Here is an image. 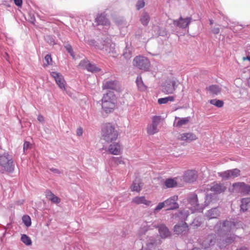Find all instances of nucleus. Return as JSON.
Segmentation results:
<instances>
[{
	"label": "nucleus",
	"mask_w": 250,
	"mask_h": 250,
	"mask_svg": "<svg viewBox=\"0 0 250 250\" xmlns=\"http://www.w3.org/2000/svg\"><path fill=\"white\" fill-rule=\"evenodd\" d=\"M121 150V146L119 143H113L110 144L108 148V151L113 155H119Z\"/></svg>",
	"instance_id": "obj_20"
},
{
	"label": "nucleus",
	"mask_w": 250,
	"mask_h": 250,
	"mask_svg": "<svg viewBox=\"0 0 250 250\" xmlns=\"http://www.w3.org/2000/svg\"><path fill=\"white\" fill-rule=\"evenodd\" d=\"M123 56L126 59H128L131 58V53L129 51L127 52V49L124 52Z\"/></svg>",
	"instance_id": "obj_54"
},
{
	"label": "nucleus",
	"mask_w": 250,
	"mask_h": 250,
	"mask_svg": "<svg viewBox=\"0 0 250 250\" xmlns=\"http://www.w3.org/2000/svg\"><path fill=\"white\" fill-rule=\"evenodd\" d=\"M175 97L173 96H170L165 98H159L158 100V103L159 104H166L168 102H173Z\"/></svg>",
	"instance_id": "obj_34"
},
{
	"label": "nucleus",
	"mask_w": 250,
	"mask_h": 250,
	"mask_svg": "<svg viewBox=\"0 0 250 250\" xmlns=\"http://www.w3.org/2000/svg\"><path fill=\"white\" fill-rule=\"evenodd\" d=\"M110 162L111 164H115L117 165L124 164L122 157H112L110 159Z\"/></svg>",
	"instance_id": "obj_40"
},
{
	"label": "nucleus",
	"mask_w": 250,
	"mask_h": 250,
	"mask_svg": "<svg viewBox=\"0 0 250 250\" xmlns=\"http://www.w3.org/2000/svg\"><path fill=\"white\" fill-rule=\"evenodd\" d=\"M189 121V119L187 118H180L176 123L177 126H181L183 125L187 124Z\"/></svg>",
	"instance_id": "obj_44"
},
{
	"label": "nucleus",
	"mask_w": 250,
	"mask_h": 250,
	"mask_svg": "<svg viewBox=\"0 0 250 250\" xmlns=\"http://www.w3.org/2000/svg\"><path fill=\"white\" fill-rule=\"evenodd\" d=\"M188 215V211L185 210H180L175 214V217L178 218L181 221L186 220Z\"/></svg>",
	"instance_id": "obj_26"
},
{
	"label": "nucleus",
	"mask_w": 250,
	"mask_h": 250,
	"mask_svg": "<svg viewBox=\"0 0 250 250\" xmlns=\"http://www.w3.org/2000/svg\"><path fill=\"white\" fill-rule=\"evenodd\" d=\"M97 49L101 50L105 54L113 53L115 50V43L112 42L110 37L108 35L106 38H102L100 45H96Z\"/></svg>",
	"instance_id": "obj_4"
},
{
	"label": "nucleus",
	"mask_w": 250,
	"mask_h": 250,
	"mask_svg": "<svg viewBox=\"0 0 250 250\" xmlns=\"http://www.w3.org/2000/svg\"><path fill=\"white\" fill-rule=\"evenodd\" d=\"M102 135L106 142H110L116 140L118 137V133L111 124L106 123L103 125Z\"/></svg>",
	"instance_id": "obj_3"
},
{
	"label": "nucleus",
	"mask_w": 250,
	"mask_h": 250,
	"mask_svg": "<svg viewBox=\"0 0 250 250\" xmlns=\"http://www.w3.org/2000/svg\"><path fill=\"white\" fill-rule=\"evenodd\" d=\"M132 202L136 204H144L146 206H150L151 202L146 200L144 196H137L132 199Z\"/></svg>",
	"instance_id": "obj_23"
},
{
	"label": "nucleus",
	"mask_w": 250,
	"mask_h": 250,
	"mask_svg": "<svg viewBox=\"0 0 250 250\" xmlns=\"http://www.w3.org/2000/svg\"><path fill=\"white\" fill-rule=\"evenodd\" d=\"M209 23L210 25H211L213 23V21L212 20H209Z\"/></svg>",
	"instance_id": "obj_62"
},
{
	"label": "nucleus",
	"mask_w": 250,
	"mask_h": 250,
	"mask_svg": "<svg viewBox=\"0 0 250 250\" xmlns=\"http://www.w3.org/2000/svg\"><path fill=\"white\" fill-rule=\"evenodd\" d=\"M118 87V82L115 80H104L103 83L104 89L111 90H116Z\"/></svg>",
	"instance_id": "obj_17"
},
{
	"label": "nucleus",
	"mask_w": 250,
	"mask_h": 250,
	"mask_svg": "<svg viewBox=\"0 0 250 250\" xmlns=\"http://www.w3.org/2000/svg\"><path fill=\"white\" fill-rule=\"evenodd\" d=\"M156 227V225H148L147 223H145L139 229V233L140 235H143L149 229H151L153 228Z\"/></svg>",
	"instance_id": "obj_33"
},
{
	"label": "nucleus",
	"mask_w": 250,
	"mask_h": 250,
	"mask_svg": "<svg viewBox=\"0 0 250 250\" xmlns=\"http://www.w3.org/2000/svg\"><path fill=\"white\" fill-rule=\"evenodd\" d=\"M201 223L202 222L201 219L199 218H196L192 221V223L190 224V225L194 227L197 228L200 226Z\"/></svg>",
	"instance_id": "obj_47"
},
{
	"label": "nucleus",
	"mask_w": 250,
	"mask_h": 250,
	"mask_svg": "<svg viewBox=\"0 0 250 250\" xmlns=\"http://www.w3.org/2000/svg\"><path fill=\"white\" fill-rule=\"evenodd\" d=\"M115 104L113 102H104L102 101V108L106 113L111 112L115 107Z\"/></svg>",
	"instance_id": "obj_22"
},
{
	"label": "nucleus",
	"mask_w": 250,
	"mask_h": 250,
	"mask_svg": "<svg viewBox=\"0 0 250 250\" xmlns=\"http://www.w3.org/2000/svg\"><path fill=\"white\" fill-rule=\"evenodd\" d=\"M22 220L26 227H29L31 225V220L29 216L27 215H23L22 217Z\"/></svg>",
	"instance_id": "obj_41"
},
{
	"label": "nucleus",
	"mask_w": 250,
	"mask_h": 250,
	"mask_svg": "<svg viewBox=\"0 0 250 250\" xmlns=\"http://www.w3.org/2000/svg\"><path fill=\"white\" fill-rule=\"evenodd\" d=\"M164 185L166 188H173L177 186V182L173 178H168L165 180Z\"/></svg>",
	"instance_id": "obj_29"
},
{
	"label": "nucleus",
	"mask_w": 250,
	"mask_h": 250,
	"mask_svg": "<svg viewBox=\"0 0 250 250\" xmlns=\"http://www.w3.org/2000/svg\"><path fill=\"white\" fill-rule=\"evenodd\" d=\"M210 190L214 193V194H220L226 190V187L223 183H214L210 187Z\"/></svg>",
	"instance_id": "obj_16"
},
{
	"label": "nucleus",
	"mask_w": 250,
	"mask_h": 250,
	"mask_svg": "<svg viewBox=\"0 0 250 250\" xmlns=\"http://www.w3.org/2000/svg\"><path fill=\"white\" fill-rule=\"evenodd\" d=\"M220 32V29L218 27H214L212 29V32L214 34H217Z\"/></svg>",
	"instance_id": "obj_59"
},
{
	"label": "nucleus",
	"mask_w": 250,
	"mask_h": 250,
	"mask_svg": "<svg viewBox=\"0 0 250 250\" xmlns=\"http://www.w3.org/2000/svg\"><path fill=\"white\" fill-rule=\"evenodd\" d=\"M162 120L161 116H154L152 118V123L158 126Z\"/></svg>",
	"instance_id": "obj_46"
},
{
	"label": "nucleus",
	"mask_w": 250,
	"mask_h": 250,
	"mask_svg": "<svg viewBox=\"0 0 250 250\" xmlns=\"http://www.w3.org/2000/svg\"><path fill=\"white\" fill-rule=\"evenodd\" d=\"M50 75L55 79L59 88L67 93L66 89V83L63 76L60 73L57 72H52Z\"/></svg>",
	"instance_id": "obj_7"
},
{
	"label": "nucleus",
	"mask_w": 250,
	"mask_h": 250,
	"mask_svg": "<svg viewBox=\"0 0 250 250\" xmlns=\"http://www.w3.org/2000/svg\"><path fill=\"white\" fill-rule=\"evenodd\" d=\"M14 168L15 166L11 156L7 153L0 155V171L1 173L13 172Z\"/></svg>",
	"instance_id": "obj_2"
},
{
	"label": "nucleus",
	"mask_w": 250,
	"mask_h": 250,
	"mask_svg": "<svg viewBox=\"0 0 250 250\" xmlns=\"http://www.w3.org/2000/svg\"><path fill=\"white\" fill-rule=\"evenodd\" d=\"M191 20L192 18L191 17H187L184 19L181 16L179 20L173 21V24L179 28H186L188 27Z\"/></svg>",
	"instance_id": "obj_13"
},
{
	"label": "nucleus",
	"mask_w": 250,
	"mask_h": 250,
	"mask_svg": "<svg viewBox=\"0 0 250 250\" xmlns=\"http://www.w3.org/2000/svg\"><path fill=\"white\" fill-rule=\"evenodd\" d=\"M241 210L246 211L250 209V198H244L241 200Z\"/></svg>",
	"instance_id": "obj_25"
},
{
	"label": "nucleus",
	"mask_w": 250,
	"mask_h": 250,
	"mask_svg": "<svg viewBox=\"0 0 250 250\" xmlns=\"http://www.w3.org/2000/svg\"><path fill=\"white\" fill-rule=\"evenodd\" d=\"M21 241L26 246H30L32 244L31 238L26 234H21Z\"/></svg>",
	"instance_id": "obj_39"
},
{
	"label": "nucleus",
	"mask_w": 250,
	"mask_h": 250,
	"mask_svg": "<svg viewBox=\"0 0 250 250\" xmlns=\"http://www.w3.org/2000/svg\"><path fill=\"white\" fill-rule=\"evenodd\" d=\"M49 170L55 174H60L62 173L59 169L53 167L49 168Z\"/></svg>",
	"instance_id": "obj_55"
},
{
	"label": "nucleus",
	"mask_w": 250,
	"mask_h": 250,
	"mask_svg": "<svg viewBox=\"0 0 250 250\" xmlns=\"http://www.w3.org/2000/svg\"><path fill=\"white\" fill-rule=\"evenodd\" d=\"M178 138L182 141L190 142L197 139L196 135L193 133H184L180 135Z\"/></svg>",
	"instance_id": "obj_19"
},
{
	"label": "nucleus",
	"mask_w": 250,
	"mask_h": 250,
	"mask_svg": "<svg viewBox=\"0 0 250 250\" xmlns=\"http://www.w3.org/2000/svg\"><path fill=\"white\" fill-rule=\"evenodd\" d=\"M136 83L140 91H143L146 89V86L144 83L141 76H138L136 80Z\"/></svg>",
	"instance_id": "obj_31"
},
{
	"label": "nucleus",
	"mask_w": 250,
	"mask_h": 250,
	"mask_svg": "<svg viewBox=\"0 0 250 250\" xmlns=\"http://www.w3.org/2000/svg\"><path fill=\"white\" fill-rule=\"evenodd\" d=\"M46 197L50 200L52 202L58 204L60 202V199L55 195L51 191L48 190L46 192Z\"/></svg>",
	"instance_id": "obj_27"
},
{
	"label": "nucleus",
	"mask_w": 250,
	"mask_h": 250,
	"mask_svg": "<svg viewBox=\"0 0 250 250\" xmlns=\"http://www.w3.org/2000/svg\"><path fill=\"white\" fill-rule=\"evenodd\" d=\"M188 201L193 208L195 210H197L199 212L202 211L205 208V207H200L198 204L197 195L195 193L190 194L188 197Z\"/></svg>",
	"instance_id": "obj_10"
},
{
	"label": "nucleus",
	"mask_w": 250,
	"mask_h": 250,
	"mask_svg": "<svg viewBox=\"0 0 250 250\" xmlns=\"http://www.w3.org/2000/svg\"><path fill=\"white\" fill-rule=\"evenodd\" d=\"M87 43L90 46H95L97 49V46L96 45H100V43L97 42L94 40H89L87 41Z\"/></svg>",
	"instance_id": "obj_53"
},
{
	"label": "nucleus",
	"mask_w": 250,
	"mask_h": 250,
	"mask_svg": "<svg viewBox=\"0 0 250 250\" xmlns=\"http://www.w3.org/2000/svg\"><path fill=\"white\" fill-rule=\"evenodd\" d=\"M65 48L68 53H69L70 55L73 57V58H74L75 55L74 54V52L70 44H67L65 46Z\"/></svg>",
	"instance_id": "obj_48"
},
{
	"label": "nucleus",
	"mask_w": 250,
	"mask_h": 250,
	"mask_svg": "<svg viewBox=\"0 0 250 250\" xmlns=\"http://www.w3.org/2000/svg\"><path fill=\"white\" fill-rule=\"evenodd\" d=\"M38 120L40 122L42 123L43 122V121H44V117L42 115H39L38 116Z\"/></svg>",
	"instance_id": "obj_61"
},
{
	"label": "nucleus",
	"mask_w": 250,
	"mask_h": 250,
	"mask_svg": "<svg viewBox=\"0 0 250 250\" xmlns=\"http://www.w3.org/2000/svg\"><path fill=\"white\" fill-rule=\"evenodd\" d=\"M209 103L213 105H215L218 107H221L223 106L224 102L222 100L212 99L209 101Z\"/></svg>",
	"instance_id": "obj_42"
},
{
	"label": "nucleus",
	"mask_w": 250,
	"mask_h": 250,
	"mask_svg": "<svg viewBox=\"0 0 250 250\" xmlns=\"http://www.w3.org/2000/svg\"><path fill=\"white\" fill-rule=\"evenodd\" d=\"M140 20L144 26H147L150 21V17L148 14L146 12H143L141 16Z\"/></svg>",
	"instance_id": "obj_28"
},
{
	"label": "nucleus",
	"mask_w": 250,
	"mask_h": 250,
	"mask_svg": "<svg viewBox=\"0 0 250 250\" xmlns=\"http://www.w3.org/2000/svg\"><path fill=\"white\" fill-rule=\"evenodd\" d=\"M145 6V1L144 0H138L137 1L136 4V8L137 10H140V9L143 8Z\"/></svg>",
	"instance_id": "obj_49"
},
{
	"label": "nucleus",
	"mask_w": 250,
	"mask_h": 250,
	"mask_svg": "<svg viewBox=\"0 0 250 250\" xmlns=\"http://www.w3.org/2000/svg\"><path fill=\"white\" fill-rule=\"evenodd\" d=\"M233 187L235 190L243 195L250 194V185L244 182H238L233 184Z\"/></svg>",
	"instance_id": "obj_6"
},
{
	"label": "nucleus",
	"mask_w": 250,
	"mask_h": 250,
	"mask_svg": "<svg viewBox=\"0 0 250 250\" xmlns=\"http://www.w3.org/2000/svg\"><path fill=\"white\" fill-rule=\"evenodd\" d=\"M216 195L214 194H208L206 195L204 207L209 205L211 203L215 200Z\"/></svg>",
	"instance_id": "obj_32"
},
{
	"label": "nucleus",
	"mask_w": 250,
	"mask_h": 250,
	"mask_svg": "<svg viewBox=\"0 0 250 250\" xmlns=\"http://www.w3.org/2000/svg\"><path fill=\"white\" fill-rule=\"evenodd\" d=\"M86 70L88 71L91 72L92 73H96L101 70V69L97 67L95 64L91 63L90 62H89L88 65L87 66Z\"/></svg>",
	"instance_id": "obj_38"
},
{
	"label": "nucleus",
	"mask_w": 250,
	"mask_h": 250,
	"mask_svg": "<svg viewBox=\"0 0 250 250\" xmlns=\"http://www.w3.org/2000/svg\"><path fill=\"white\" fill-rule=\"evenodd\" d=\"M177 85L175 81L168 80L166 81L164 85L163 86L162 91L164 93L167 94H170L173 93L175 91Z\"/></svg>",
	"instance_id": "obj_11"
},
{
	"label": "nucleus",
	"mask_w": 250,
	"mask_h": 250,
	"mask_svg": "<svg viewBox=\"0 0 250 250\" xmlns=\"http://www.w3.org/2000/svg\"><path fill=\"white\" fill-rule=\"evenodd\" d=\"M140 182L139 180H135L131 187V190L133 191L140 192L141 189L140 186Z\"/></svg>",
	"instance_id": "obj_36"
},
{
	"label": "nucleus",
	"mask_w": 250,
	"mask_h": 250,
	"mask_svg": "<svg viewBox=\"0 0 250 250\" xmlns=\"http://www.w3.org/2000/svg\"><path fill=\"white\" fill-rule=\"evenodd\" d=\"M246 56L243 57L242 58V60L243 61H249L250 62V48L247 49V50L246 52Z\"/></svg>",
	"instance_id": "obj_52"
},
{
	"label": "nucleus",
	"mask_w": 250,
	"mask_h": 250,
	"mask_svg": "<svg viewBox=\"0 0 250 250\" xmlns=\"http://www.w3.org/2000/svg\"><path fill=\"white\" fill-rule=\"evenodd\" d=\"M102 101L109 102H113V103H115L116 97L114 92L109 90L106 94H104L102 98Z\"/></svg>",
	"instance_id": "obj_24"
},
{
	"label": "nucleus",
	"mask_w": 250,
	"mask_h": 250,
	"mask_svg": "<svg viewBox=\"0 0 250 250\" xmlns=\"http://www.w3.org/2000/svg\"><path fill=\"white\" fill-rule=\"evenodd\" d=\"M45 41L51 45L56 44L54 37L50 35H47L44 36Z\"/></svg>",
	"instance_id": "obj_43"
},
{
	"label": "nucleus",
	"mask_w": 250,
	"mask_h": 250,
	"mask_svg": "<svg viewBox=\"0 0 250 250\" xmlns=\"http://www.w3.org/2000/svg\"><path fill=\"white\" fill-rule=\"evenodd\" d=\"M165 206V204L164 201L163 202L159 203L158 205L155 207L154 208V211H158L160 210L161 209H162L163 208H164Z\"/></svg>",
	"instance_id": "obj_51"
},
{
	"label": "nucleus",
	"mask_w": 250,
	"mask_h": 250,
	"mask_svg": "<svg viewBox=\"0 0 250 250\" xmlns=\"http://www.w3.org/2000/svg\"><path fill=\"white\" fill-rule=\"evenodd\" d=\"M30 144L28 142H25L23 145V150H27L29 146H30Z\"/></svg>",
	"instance_id": "obj_56"
},
{
	"label": "nucleus",
	"mask_w": 250,
	"mask_h": 250,
	"mask_svg": "<svg viewBox=\"0 0 250 250\" xmlns=\"http://www.w3.org/2000/svg\"><path fill=\"white\" fill-rule=\"evenodd\" d=\"M174 232L178 235H185L188 232V226L185 222L178 224L174 227Z\"/></svg>",
	"instance_id": "obj_12"
},
{
	"label": "nucleus",
	"mask_w": 250,
	"mask_h": 250,
	"mask_svg": "<svg viewBox=\"0 0 250 250\" xmlns=\"http://www.w3.org/2000/svg\"><path fill=\"white\" fill-rule=\"evenodd\" d=\"M89 62L88 60L83 59L80 62L79 66L82 69H86Z\"/></svg>",
	"instance_id": "obj_45"
},
{
	"label": "nucleus",
	"mask_w": 250,
	"mask_h": 250,
	"mask_svg": "<svg viewBox=\"0 0 250 250\" xmlns=\"http://www.w3.org/2000/svg\"><path fill=\"white\" fill-rule=\"evenodd\" d=\"M178 197L177 195L172 196L164 201L167 210H174L179 208V204L177 202Z\"/></svg>",
	"instance_id": "obj_9"
},
{
	"label": "nucleus",
	"mask_w": 250,
	"mask_h": 250,
	"mask_svg": "<svg viewBox=\"0 0 250 250\" xmlns=\"http://www.w3.org/2000/svg\"><path fill=\"white\" fill-rule=\"evenodd\" d=\"M192 250H201L199 248H194L192 249Z\"/></svg>",
	"instance_id": "obj_63"
},
{
	"label": "nucleus",
	"mask_w": 250,
	"mask_h": 250,
	"mask_svg": "<svg viewBox=\"0 0 250 250\" xmlns=\"http://www.w3.org/2000/svg\"><path fill=\"white\" fill-rule=\"evenodd\" d=\"M44 60L46 63H44V65H48L51 64L52 62V58L50 54H47L45 57Z\"/></svg>",
	"instance_id": "obj_50"
},
{
	"label": "nucleus",
	"mask_w": 250,
	"mask_h": 250,
	"mask_svg": "<svg viewBox=\"0 0 250 250\" xmlns=\"http://www.w3.org/2000/svg\"><path fill=\"white\" fill-rule=\"evenodd\" d=\"M208 247V246H205V248L206 249V248H207Z\"/></svg>",
	"instance_id": "obj_64"
},
{
	"label": "nucleus",
	"mask_w": 250,
	"mask_h": 250,
	"mask_svg": "<svg viewBox=\"0 0 250 250\" xmlns=\"http://www.w3.org/2000/svg\"><path fill=\"white\" fill-rule=\"evenodd\" d=\"M158 126L152 123L148 125L147 128V133L149 135H153L158 131Z\"/></svg>",
	"instance_id": "obj_35"
},
{
	"label": "nucleus",
	"mask_w": 250,
	"mask_h": 250,
	"mask_svg": "<svg viewBox=\"0 0 250 250\" xmlns=\"http://www.w3.org/2000/svg\"><path fill=\"white\" fill-rule=\"evenodd\" d=\"M30 18L29 19V21L31 23L34 24L36 21L35 17L34 15H30Z\"/></svg>",
	"instance_id": "obj_60"
},
{
	"label": "nucleus",
	"mask_w": 250,
	"mask_h": 250,
	"mask_svg": "<svg viewBox=\"0 0 250 250\" xmlns=\"http://www.w3.org/2000/svg\"><path fill=\"white\" fill-rule=\"evenodd\" d=\"M15 4L20 7L22 5V0H14Z\"/></svg>",
	"instance_id": "obj_57"
},
{
	"label": "nucleus",
	"mask_w": 250,
	"mask_h": 250,
	"mask_svg": "<svg viewBox=\"0 0 250 250\" xmlns=\"http://www.w3.org/2000/svg\"><path fill=\"white\" fill-rule=\"evenodd\" d=\"M240 170L237 168H234L230 170H228L224 172H219L218 175L222 177L223 180H227L229 178H234L240 175Z\"/></svg>",
	"instance_id": "obj_8"
},
{
	"label": "nucleus",
	"mask_w": 250,
	"mask_h": 250,
	"mask_svg": "<svg viewBox=\"0 0 250 250\" xmlns=\"http://www.w3.org/2000/svg\"><path fill=\"white\" fill-rule=\"evenodd\" d=\"M83 129L81 127H79L77 129V135L79 136H81L83 134Z\"/></svg>",
	"instance_id": "obj_58"
},
{
	"label": "nucleus",
	"mask_w": 250,
	"mask_h": 250,
	"mask_svg": "<svg viewBox=\"0 0 250 250\" xmlns=\"http://www.w3.org/2000/svg\"><path fill=\"white\" fill-rule=\"evenodd\" d=\"M220 211L218 208H213L208 210L206 216L209 219L216 218L220 215Z\"/></svg>",
	"instance_id": "obj_21"
},
{
	"label": "nucleus",
	"mask_w": 250,
	"mask_h": 250,
	"mask_svg": "<svg viewBox=\"0 0 250 250\" xmlns=\"http://www.w3.org/2000/svg\"><path fill=\"white\" fill-rule=\"evenodd\" d=\"M157 228L160 236L162 238H166L170 235V232L165 225L161 224Z\"/></svg>",
	"instance_id": "obj_18"
},
{
	"label": "nucleus",
	"mask_w": 250,
	"mask_h": 250,
	"mask_svg": "<svg viewBox=\"0 0 250 250\" xmlns=\"http://www.w3.org/2000/svg\"><path fill=\"white\" fill-rule=\"evenodd\" d=\"M95 22L98 25L104 26V28L105 29H107L109 27V21L106 18L104 13L99 14L95 19Z\"/></svg>",
	"instance_id": "obj_15"
},
{
	"label": "nucleus",
	"mask_w": 250,
	"mask_h": 250,
	"mask_svg": "<svg viewBox=\"0 0 250 250\" xmlns=\"http://www.w3.org/2000/svg\"><path fill=\"white\" fill-rule=\"evenodd\" d=\"M207 89L213 95H217L220 93L221 89L217 85H211L207 87Z\"/></svg>",
	"instance_id": "obj_30"
},
{
	"label": "nucleus",
	"mask_w": 250,
	"mask_h": 250,
	"mask_svg": "<svg viewBox=\"0 0 250 250\" xmlns=\"http://www.w3.org/2000/svg\"><path fill=\"white\" fill-rule=\"evenodd\" d=\"M157 244V243L155 241L152 240L146 244V247H143L140 250H153L155 248Z\"/></svg>",
	"instance_id": "obj_37"
},
{
	"label": "nucleus",
	"mask_w": 250,
	"mask_h": 250,
	"mask_svg": "<svg viewBox=\"0 0 250 250\" xmlns=\"http://www.w3.org/2000/svg\"><path fill=\"white\" fill-rule=\"evenodd\" d=\"M133 64L140 69L147 71L150 67V62L148 59L143 56H137L133 60Z\"/></svg>",
	"instance_id": "obj_5"
},
{
	"label": "nucleus",
	"mask_w": 250,
	"mask_h": 250,
	"mask_svg": "<svg viewBox=\"0 0 250 250\" xmlns=\"http://www.w3.org/2000/svg\"><path fill=\"white\" fill-rule=\"evenodd\" d=\"M239 227V223L234 221L226 220L222 222L219 221L214 228L215 234L208 235L206 241L208 242V246L214 245L217 241L219 247L222 248L234 241L235 238L234 235L228 236V234L230 231L235 230Z\"/></svg>",
	"instance_id": "obj_1"
},
{
	"label": "nucleus",
	"mask_w": 250,
	"mask_h": 250,
	"mask_svg": "<svg viewBox=\"0 0 250 250\" xmlns=\"http://www.w3.org/2000/svg\"><path fill=\"white\" fill-rule=\"evenodd\" d=\"M198 177L197 171L195 170H187L184 174V180L187 183L195 182Z\"/></svg>",
	"instance_id": "obj_14"
}]
</instances>
